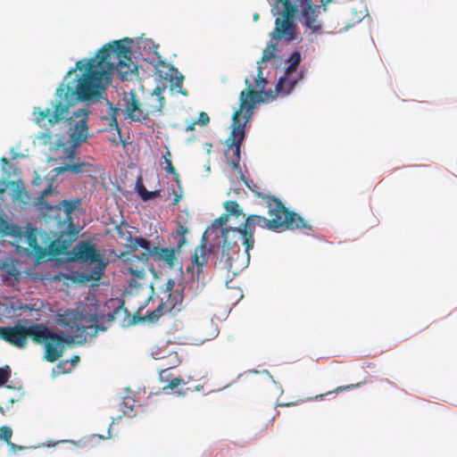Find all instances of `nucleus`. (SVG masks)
Instances as JSON below:
<instances>
[{"label": "nucleus", "mask_w": 457, "mask_h": 457, "mask_svg": "<svg viewBox=\"0 0 457 457\" xmlns=\"http://www.w3.org/2000/svg\"><path fill=\"white\" fill-rule=\"evenodd\" d=\"M77 70L85 69V72L79 79L76 91H73L69 86L66 89L62 84L56 90L57 96L63 98V102H56L52 109L43 110L40 107H35L32 112L34 121L41 126L47 123L54 125L62 120L68 113L69 106L75 96L80 100H90L94 97H99L102 92L111 83V72L116 71L121 80H127L128 76L136 69L131 61L130 49L121 43V41H113L104 46L98 50L96 57L90 58L84 65L83 61L76 62Z\"/></svg>", "instance_id": "f257e3e1"}, {"label": "nucleus", "mask_w": 457, "mask_h": 457, "mask_svg": "<svg viewBox=\"0 0 457 457\" xmlns=\"http://www.w3.org/2000/svg\"><path fill=\"white\" fill-rule=\"evenodd\" d=\"M245 83L246 88L240 93L239 108L233 113L232 131L226 140L227 149L225 155L232 170H237L239 168L241 145L245 137V127L252 116L253 109L255 107V104L261 101L269 99V96L272 97L270 92L263 93L253 91L247 79Z\"/></svg>", "instance_id": "f03ea898"}, {"label": "nucleus", "mask_w": 457, "mask_h": 457, "mask_svg": "<svg viewBox=\"0 0 457 457\" xmlns=\"http://www.w3.org/2000/svg\"><path fill=\"white\" fill-rule=\"evenodd\" d=\"M276 4H282L283 20L277 18L275 28L270 33L271 41L284 38L287 43L295 39V26L293 18L297 12V8H302V15L304 18V24L313 32L318 31L320 26L317 24V10L320 5L313 4L312 0H276Z\"/></svg>", "instance_id": "7ed1b4c3"}, {"label": "nucleus", "mask_w": 457, "mask_h": 457, "mask_svg": "<svg viewBox=\"0 0 457 457\" xmlns=\"http://www.w3.org/2000/svg\"><path fill=\"white\" fill-rule=\"evenodd\" d=\"M278 224V221L275 220H269L261 215L252 214L245 219L243 226L239 228H224L221 232V237L223 238L222 255H228V248L230 244L228 239L230 234H232L234 237H237L238 240L242 241V245L245 248L246 262H249V252L254 245L253 234L256 227L258 226L262 228L276 231V227Z\"/></svg>", "instance_id": "20e7f679"}, {"label": "nucleus", "mask_w": 457, "mask_h": 457, "mask_svg": "<svg viewBox=\"0 0 457 457\" xmlns=\"http://www.w3.org/2000/svg\"><path fill=\"white\" fill-rule=\"evenodd\" d=\"M256 195L265 200V206L268 207L270 220L278 221L276 231L294 229H312V227L294 211L289 210L285 204L274 195L256 192Z\"/></svg>", "instance_id": "39448f33"}, {"label": "nucleus", "mask_w": 457, "mask_h": 457, "mask_svg": "<svg viewBox=\"0 0 457 457\" xmlns=\"http://www.w3.org/2000/svg\"><path fill=\"white\" fill-rule=\"evenodd\" d=\"M98 321L97 314L86 313L84 310H67L59 316V323L74 339L82 337L85 338V334L93 337L99 330H105V328L100 326Z\"/></svg>", "instance_id": "423d86ee"}, {"label": "nucleus", "mask_w": 457, "mask_h": 457, "mask_svg": "<svg viewBox=\"0 0 457 457\" xmlns=\"http://www.w3.org/2000/svg\"><path fill=\"white\" fill-rule=\"evenodd\" d=\"M34 335V343L44 345V358L49 362L59 360L63 353L65 345L74 342V338L70 335H64L62 332L56 333L44 323H38L37 333Z\"/></svg>", "instance_id": "0eeeda50"}, {"label": "nucleus", "mask_w": 457, "mask_h": 457, "mask_svg": "<svg viewBox=\"0 0 457 457\" xmlns=\"http://www.w3.org/2000/svg\"><path fill=\"white\" fill-rule=\"evenodd\" d=\"M68 259L80 263L95 264L89 275L86 276V280H99L106 266L103 254L96 245L87 239L81 240L74 245L68 253Z\"/></svg>", "instance_id": "6e6552de"}, {"label": "nucleus", "mask_w": 457, "mask_h": 457, "mask_svg": "<svg viewBox=\"0 0 457 457\" xmlns=\"http://www.w3.org/2000/svg\"><path fill=\"white\" fill-rule=\"evenodd\" d=\"M183 290L182 288H175V281L169 279L161 296V303L157 308L149 312L145 316L150 321H155L164 313H177L182 309Z\"/></svg>", "instance_id": "1a4fd4ad"}, {"label": "nucleus", "mask_w": 457, "mask_h": 457, "mask_svg": "<svg viewBox=\"0 0 457 457\" xmlns=\"http://www.w3.org/2000/svg\"><path fill=\"white\" fill-rule=\"evenodd\" d=\"M38 323L29 326L16 324L12 327L0 328V338L19 349H23L28 345V338L34 343Z\"/></svg>", "instance_id": "9d476101"}, {"label": "nucleus", "mask_w": 457, "mask_h": 457, "mask_svg": "<svg viewBox=\"0 0 457 457\" xmlns=\"http://www.w3.org/2000/svg\"><path fill=\"white\" fill-rule=\"evenodd\" d=\"M2 232L6 236H12L18 243L25 244L31 250L37 251L39 249L37 243L36 229L28 226L26 230L23 228L13 223H6Z\"/></svg>", "instance_id": "9b49d317"}, {"label": "nucleus", "mask_w": 457, "mask_h": 457, "mask_svg": "<svg viewBox=\"0 0 457 457\" xmlns=\"http://www.w3.org/2000/svg\"><path fill=\"white\" fill-rule=\"evenodd\" d=\"M301 61V54L298 51H294L287 58V62L289 64L286 69V76L280 78L277 83V90L278 92L288 94L294 89L297 83V79H291L290 75L297 70Z\"/></svg>", "instance_id": "f8f14e48"}, {"label": "nucleus", "mask_w": 457, "mask_h": 457, "mask_svg": "<svg viewBox=\"0 0 457 457\" xmlns=\"http://www.w3.org/2000/svg\"><path fill=\"white\" fill-rule=\"evenodd\" d=\"M78 236V230L74 225H69L66 230L60 233L57 238L50 245L51 253L55 255L70 253L69 248Z\"/></svg>", "instance_id": "ddd939ff"}, {"label": "nucleus", "mask_w": 457, "mask_h": 457, "mask_svg": "<svg viewBox=\"0 0 457 457\" xmlns=\"http://www.w3.org/2000/svg\"><path fill=\"white\" fill-rule=\"evenodd\" d=\"M210 256V251L204 244L198 245L192 255L191 263L187 267V273L191 274L192 278L200 279L203 269L206 265Z\"/></svg>", "instance_id": "4468645a"}, {"label": "nucleus", "mask_w": 457, "mask_h": 457, "mask_svg": "<svg viewBox=\"0 0 457 457\" xmlns=\"http://www.w3.org/2000/svg\"><path fill=\"white\" fill-rule=\"evenodd\" d=\"M368 15V8L363 0H352L348 2L347 11L345 12L347 21L345 29H347L360 23Z\"/></svg>", "instance_id": "2eb2a0df"}, {"label": "nucleus", "mask_w": 457, "mask_h": 457, "mask_svg": "<svg viewBox=\"0 0 457 457\" xmlns=\"http://www.w3.org/2000/svg\"><path fill=\"white\" fill-rule=\"evenodd\" d=\"M154 256L153 260L157 262L160 266L167 267L170 270H173L178 263V253L180 249H177V245L173 248L161 247L153 248Z\"/></svg>", "instance_id": "dca6fc26"}, {"label": "nucleus", "mask_w": 457, "mask_h": 457, "mask_svg": "<svg viewBox=\"0 0 457 457\" xmlns=\"http://www.w3.org/2000/svg\"><path fill=\"white\" fill-rule=\"evenodd\" d=\"M158 245H153L151 241L141 237H130L129 238V249L130 251H137V248H142L144 252L140 255L135 254L134 256L145 262L150 258H153L154 256V250L153 248H157Z\"/></svg>", "instance_id": "f3484780"}, {"label": "nucleus", "mask_w": 457, "mask_h": 457, "mask_svg": "<svg viewBox=\"0 0 457 457\" xmlns=\"http://www.w3.org/2000/svg\"><path fill=\"white\" fill-rule=\"evenodd\" d=\"M76 116H83L74 125L71 137L75 142L85 141L87 137V112L83 109H79L74 112Z\"/></svg>", "instance_id": "a211bd4d"}, {"label": "nucleus", "mask_w": 457, "mask_h": 457, "mask_svg": "<svg viewBox=\"0 0 457 457\" xmlns=\"http://www.w3.org/2000/svg\"><path fill=\"white\" fill-rule=\"evenodd\" d=\"M127 114L134 120H145L146 114L140 109V103L135 93H131L125 105Z\"/></svg>", "instance_id": "6ab92c4d"}, {"label": "nucleus", "mask_w": 457, "mask_h": 457, "mask_svg": "<svg viewBox=\"0 0 457 457\" xmlns=\"http://www.w3.org/2000/svg\"><path fill=\"white\" fill-rule=\"evenodd\" d=\"M61 170L63 171H70L73 174H79V173H90L92 170V166L88 162H80L71 164H65L61 168Z\"/></svg>", "instance_id": "aec40b11"}, {"label": "nucleus", "mask_w": 457, "mask_h": 457, "mask_svg": "<svg viewBox=\"0 0 457 457\" xmlns=\"http://www.w3.org/2000/svg\"><path fill=\"white\" fill-rule=\"evenodd\" d=\"M268 84V81L266 79L262 78V68L261 66L258 67V73H257V76H256V79H255V87L258 88V90H256L257 92H263V93H271L272 94V97H270L269 96V99L267 100H263V101H261L260 103L262 102H268L270 100H274L277 96V95L279 93L277 89L275 92H273L272 90H269V91H265L264 90V87L265 86ZM252 89L253 91H255L253 87Z\"/></svg>", "instance_id": "412c9836"}, {"label": "nucleus", "mask_w": 457, "mask_h": 457, "mask_svg": "<svg viewBox=\"0 0 457 457\" xmlns=\"http://www.w3.org/2000/svg\"><path fill=\"white\" fill-rule=\"evenodd\" d=\"M278 48V43H270L269 45H267V46L264 48L263 52H262V58H261V61L258 62V63L260 62H269L270 60H272L273 58H275L276 54H275V52Z\"/></svg>", "instance_id": "4be33fe9"}, {"label": "nucleus", "mask_w": 457, "mask_h": 457, "mask_svg": "<svg viewBox=\"0 0 457 457\" xmlns=\"http://www.w3.org/2000/svg\"><path fill=\"white\" fill-rule=\"evenodd\" d=\"M12 436V431L10 428L3 426L0 427V437L7 443V445L13 450L22 449L23 447L18 446L15 444L12 443L11 438Z\"/></svg>", "instance_id": "5701e85b"}, {"label": "nucleus", "mask_w": 457, "mask_h": 457, "mask_svg": "<svg viewBox=\"0 0 457 457\" xmlns=\"http://www.w3.org/2000/svg\"><path fill=\"white\" fill-rule=\"evenodd\" d=\"M136 187H137V193L139 194V195L141 196V198L144 201L153 199L159 195L158 191H151L150 192V191L146 190V188L145 187V186L142 184V182L140 180L137 181Z\"/></svg>", "instance_id": "b1692460"}, {"label": "nucleus", "mask_w": 457, "mask_h": 457, "mask_svg": "<svg viewBox=\"0 0 457 457\" xmlns=\"http://www.w3.org/2000/svg\"><path fill=\"white\" fill-rule=\"evenodd\" d=\"M224 207L228 216L235 215L236 217H239L240 215H243L245 217V214L242 212L241 207L237 201H227L224 204Z\"/></svg>", "instance_id": "393cba45"}, {"label": "nucleus", "mask_w": 457, "mask_h": 457, "mask_svg": "<svg viewBox=\"0 0 457 457\" xmlns=\"http://www.w3.org/2000/svg\"><path fill=\"white\" fill-rule=\"evenodd\" d=\"M80 199L62 200L59 204L63 208L66 215H70L80 204Z\"/></svg>", "instance_id": "a878e982"}, {"label": "nucleus", "mask_w": 457, "mask_h": 457, "mask_svg": "<svg viewBox=\"0 0 457 457\" xmlns=\"http://www.w3.org/2000/svg\"><path fill=\"white\" fill-rule=\"evenodd\" d=\"M188 232L187 227L182 225L181 223L178 224V228L176 229V235L179 237V241L177 242V249H180L187 242L186 234Z\"/></svg>", "instance_id": "bb28decb"}, {"label": "nucleus", "mask_w": 457, "mask_h": 457, "mask_svg": "<svg viewBox=\"0 0 457 457\" xmlns=\"http://www.w3.org/2000/svg\"><path fill=\"white\" fill-rule=\"evenodd\" d=\"M163 157H164L165 163H166L165 171L174 175V179H175L176 183L179 186V184H180L179 175L177 172L175 167L173 166L171 160L170 158L166 157L165 155H163Z\"/></svg>", "instance_id": "cd10ccee"}, {"label": "nucleus", "mask_w": 457, "mask_h": 457, "mask_svg": "<svg viewBox=\"0 0 457 457\" xmlns=\"http://www.w3.org/2000/svg\"><path fill=\"white\" fill-rule=\"evenodd\" d=\"M11 375V369L9 366H5L4 368H0V386L4 385Z\"/></svg>", "instance_id": "c85d7f7f"}, {"label": "nucleus", "mask_w": 457, "mask_h": 457, "mask_svg": "<svg viewBox=\"0 0 457 457\" xmlns=\"http://www.w3.org/2000/svg\"><path fill=\"white\" fill-rule=\"evenodd\" d=\"M228 219H229L228 214L223 213L218 219H216L213 221L212 227L213 228H219V227H221L223 225H226L227 222L228 221Z\"/></svg>", "instance_id": "c756f323"}, {"label": "nucleus", "mask_w": 457, "mask_h": 457, "mask_svg": "<svg viewBox=\"0 0 457 457\" xmlns=\"http://www.w3.org/2000/svg\"><path fill=\"white\" fill-rule=\"evenodd\" d=\"M209 122H210L209 115L204 112H201L199 113V117H198V120H196V123H198L202 127H204Z\"/></svg>", "instance_id": "7c9ffc66"}, {"label": "nucleus", "mask_w": 457, "mask_h": 457, "mask_svg": "<svg viewBox=\"0 0 457 457\" xmlns=\"http://www.w3.org/2000/svg\"><path fill=\"white\" fill-rule=\"evenodd\" d=\"M118 112V110L117 109H112V117H111V121H110V126L111 127H114V129L118 131V133L120 135V129L118 125V122H117V119H116V114Z\"/></svg>", "instance_id": "2f4dec72"}, {"label": "nucleus", "mask_w": 457, "mask_h": 457, "mask_svg": "<svg viewBox=\"0 0 457 457\" xmlns=\"http://www.w3.org/2000/svg\"><path fill=\"white\" fill-rule=\"evenodd\" d=\"M129 273H131L134 277H136L137 278H144L145 276V272L144 269L137 270V269H133L132 267H129Z\"/></svg>", "instance_id": "473e14b6"}, {"label": "nucleus", "mask_w": 457, "mask_h": 457, "mask_svg": "<svg viewBox=\"0 0 457 457\" xmlns=\"http://www.w3.org/2000/svg\"><path fill=\"white\" fill-rule=\"evenodd\" d=\"M20 275V272L16 270L15 266L13 264H12L8 269H7V271H6V277L4 278V279H7L8 277H13L15 278H17Z\"/></svg>", "instance_id": "72a5a7b5"}, {"label": "nucleus", "mask_w": 457, "mask_h": 457, "mask_svg": "<svg viewBox=\"0 0 457 457\" xmlns=\"http://www.w3.org/2000/svg\"><path fill=\"white\" fill-rule=\"evenodd\" d=\"M181 384H185L184 380L180 378H175L169 382L168 387L170 389H175Z\"/></svg>", "instance_id": "f704fd0d"}, {"label": "nucleus", "mask_w": 457, "mask_h": 457, "mask_svg": "<svg viewBox=\"0 0 457 457\" xmlns=\"http://www.w3.org/2000/svg\"><path fill=\"white\" fill-rule=\"evenodd\" d=\"M196 120H187L186 131H193L195 129Z\"/></svg>", "instance_id": "c9c22d12"}, {"label": "nucleus", "mask_w": 457, "mask_h": 457, "mask_svg": "<svg viewBox=\"0 0 457 457\" xmlns=\"http://www.w3.org/2000/svg\"><path fill=\"white\" fill-rule=\"evenodd\" d=\"M120 312V309L119 308H116L114 309L112 312H109L107 315H106V320L108 321H112L115 320V316L116 314Z\"/></svg>", "instance_id": "e433bc0d"}, {"label": "nucleus", "mask_w": 457, "mask_h": 457, "mask_svg": "<svg viewBox=\"0 0 457 457\" xmlns=\"http://www.w3.org/2000/svg\"><path fill=\"white\" fill-rule=\"evenodd\" d=\"M52 193V187L49 186L48 187H46V189H44L41 193H40V195L38 197V199H43L44 197L47 196L48 195H50Z\"/></svg>", "instance_id": "4c0bfd02"}, {"label": "nucleus", "mask_w": 457, "mask_h": 457, "mask_svg": "<svg viewBox=\"0 0 457 457\" xmlns=\"http://www.w3.org/2000/svg\"><path fill=\"white\" fill-rule=\"evenodd\" d=\"M174 198L172 200V204H178L182 197L180 194H177L175 191H173Z\"/></svg>", "instance_id": "58836bf2"}, {"label": "nucleus", "mask_w": 457, "mask_h": 457, "mask_svg": "<svg viewBox=\"0 0 457 457\" xmlns=\"http://www.w3.org/2000/svg\"><path fill=\"white\" fill-rule=\"evenodd\" d=\"M67 152H68V157H69V158H73V157H74V154H74V150H69V149L67 148Z\"/></svg>", "instance_id": "ea45409f"}, {"label": "nucleus", "mask_w": 457, "mask_h": 457, "mask_svg": "<svg viewBox=\"0 0 457 457\" xmlns=\"http://www.w3.org/2000/svg\"><path fill=\"white\" fill-rule=\"evenodd\" d=\"M0 161H1V162H2L3 164H4V165L9 164V161H8V159H7L6 157H4H4H2Z\"/></svg>", "instance_id": "a19ab883"}, {"label": "nucleus", "mask_w": 457, "mask_h": 457, "mask_svg": "<svg viewBox=\"0 0 457 457\" xmlns=\"http://www.w3.org/2000/svg\"><path fill=\"white\" fill-rule=\"evenodd\" d=\"M331 0H320L321 5L324 6V9L326 10L325 6L330 2Z\"/></svg>", "instance_id": "79ce46f5"}, {"label": "nucleus", "mask_w": 457, "mask_h": 457, "mask_svg": "<svg viewBox=\"0 0 457 457\" xmlns=\"http://www.w3.org/2000/svg\"><path fill=\"white\" fill-rule=\"evenodd\" d=\"M79 361V356H77V355H75V356L71 359V361H72L73 363H76V362H78Z\"/></svg>", "instance_id": "37998d69"}, {"label": "nucleus", "mask_w": 457, "mask_h": 457, "mask_svg": "<svg viewBox=\"0 0 457 457\" xmlns=\"http://www.w3.org/2000/svg\"><path fill=\"white\" fill-rule=\"evenodd\" d=\"M294 404H295V403H280L279 406H291Z\"/></svg>", "instance_id": "c03bdc74"}, {"label": "nucleus", "mask_w": 457, "mask_h": 457, "mask_svg": "<svg viewBox=\"0 0 457 457\" xmlns=\"http://www.w3.org/2000/svg\"><path fill=\"white\" fill-rule=\"evenodd\" d=\"M353 385H347V386H344V389L346 390V389H350V388H353Z\"/></svg>", "instance_id": "a18cd8bd"}, {"label": "nucleus", "mask_w": 457, "mask_h": 457, "mask_svg": "<svg viewBox=\"0 0 457 457\" xmlns=\"http://www.w3.org/2000/svg\"><path fill=\"white\" fill-rule=\"evenodd\" d=\"M258 19H259V14L258 13H254L253 14V20L257 21Z\"/></svg>", "instance_id": "49530a36"}, {"label": "nucleus", "mask_w": 457, "mask_h": 457, "mask_svg": "<svg viewBox=\"0 0 457 457\" xmlns=\"http://www.w3.org/2000/svg\"><path fill=\"white\" fill-rule=\"evenodd\" d=\"M21 309H28V310H31L30 307H29V305H24L22 307H21Z\"/></svg>", "instance_id": "de8ad7c7"}, {"label": "nucleus", "mask_w": 457, "mask_h": 457, "mask_svg": "<svg viewBox=\"0 0 457 457\" xmlns=\"http://www.w3.org/2000/svg\"><path fill=\"white\" fill-rule=\"evenodd\" d=\"M248 188H249V189H252V191H253L255 195H256V192H258L257 190H255V189L252 188V187H251V186H248Z\"/></svg>", "instance_id": "09e8293b"}, {"label": "nucleus", "mask_w": 457, "mask_h": 457, "mask_svg": "<svg viewBox=\"0 0 457 457\" xmlns=\"http://www.w3.org/2000/svg\"><path fill=\"white\" fill-rule=\"evenodd\" d=\"M248 188H249V189H252V191H253L255 195H256V192H258L257 190H255V189L252 188V187H251V186H248Z\"/></svg>", "instance_id": "8fccbe9b"}, {"label": "nucleus", "mask_w": 457, "mask_h": 457, "mask_svg": "<svg viewBox=\"0 0 457 457\" xmlns=\"http://www.w3.org/2000/svg\"><path fill=\"white\" fill-rule=\"evenodd\" d=\"M342 389H343V387H342V386H338V387H337V388H336V390H335V391H336V392H340Z\"/></svg>", "instance_id": "3c124183"}, {"label": "nucleus", "mask_w": 457, "mask_h": 457, "mask_svg": "<svg viewBox=\"0 0 457 457\" xmlns=\"http://www.w3.org/2000/svg\"><path fill=\"white\" fill-rule=\"evenodd\" d=\"M4 191H5V189H4V188H0V195L4 194Z\"/></svg>", "instance_id": "603ef678"}, {"label": "nucleus", "mask_w": 457, "mask_h": 457, "mask_svg": "<svg viewBox=\"0 0 457 457\" xmlns=\"http://www.w3.org/2000/svg\"><path fill=\"white\" fill-rule=\"evenodd\" d=\"M75 70H71V71H69V74H71V72H73Z\"/></svg>", "instance_id": "864d4df0"}]
</instances>
